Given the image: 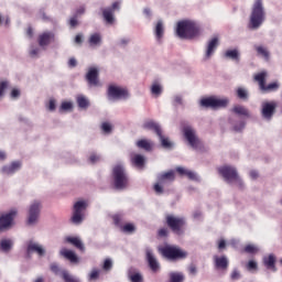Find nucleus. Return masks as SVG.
<instances>
[{"instance_id":"obj_52","label":"nucleus","mask_w":282,"mask_h":282,"mask_svg":"<svg viewBox=\"0 0 282 282\" xmlns=\"http://www.w3.org/2000/svg\"><path fill=\"white\" fill-rule=\"evenodd\" d=\"M186 177H188V180H192L193 182H199V175L191 170H187Z\"/></svg>"},{"instance_id":"obj_50","label":"nucleus","mask_w":282,"mask_h":282,"mask_svg":"<svg viewBox=\"0 0 282 282\" xmlns=\"http://www.w3.org/2000/svg\"><path fill=\"white\" fill-rule=\"evenodd\" d=\"M51 270L57 276H63V271H65L64 269H61V267H58L56 263L51 264Z\"/></svg>"},{"instance_id":"obj_48","label":"nucleus","mask_w":282,"mask_h":282,"mask_svg":"<svg viewBox=\"0 0 282 282\" xmlns=\"http://www.w3.org/2000/svg\"><path fill=\"white\" fill-rule=\"evenodd\" d=\"M100 276V270L98 269H93L90 273L88 274V280L89 281H97V279Z\"/></svg>"},{"instance_id":"obj_28","label":"nucleus","mask_w":282,"mask_h":282,"mask_svg":"<svg viewBox=\"0 0 282 282\" xmlns=\"http://www.w3.org/2000/svg\"><path fill=\"white\" fill-rule=\"evenodd\" d=\"M143 129L145 131H154L156 135H160L162 133V128L160 127V123L153 121V120H148L142 124Z\"/></svg>"},{"instance_id":"obj_36","label":"nucleus","mask_w":282,"mask_h":282,"mask_svg":"<svg viewBox=\"0 0 282 282\" xmlns=\"http://www.w3.org/2000/svg\"><path fill=\"white\" fill-rule=\"evenodd\" d=\"M254 50L260 58H263V61H270V51L268 47L263 45H256Z\"/></svg>"},{"instance_id":"obj_9","label":"nucleus","mask_w":282,"mask_h":282,"mask_svg":"<svg viewBox=\"0 0 282 282\" xmlns=\"http://www.w3.org/2000/svg\"><path fill=\"white\" fill-rule=\"evenodd\" d=\"M159 252L169 259L170 261H175L177 259H186L188 257V252L173 246H165L159 249Z\"/></svg>"},{"instance_id":"obj_19","label":"nucleus","mask_w":282,"mask_h":282,"mask_svg":"<svg viewBox=\"0 0 282 282\" xmlns=\"http://www.w3.org/2000/svg\"><path fill=\"white\" fill-rule=\"evenodd\" d=\"M100 69H98L97 66L88 68L86 80L90 87H100V79H98Z\"/></svg>"},{"instance_id":"obj_22","label":"nucleus","mask_w":282,"mask_h":282,"mask_svg":"<svg viewBox=\"0 0 282 282\" xmlns=\"http://www.w3.org/2000/svg\"><path fill=\"white\" fill-rule=\"evenodd\" d=\"M145 257L152 272H158V270H160V262L158 261V258H155V253H153V249L147 248Z\"/></svg>"},{"instance_id":"obj_58","label":"nucleus","mask_w":282,"mask_h":282,"mask_svg":"<svg viewBox=\"0 0 282 282\" xmlns=\"http://www.w3.org/2000/svg\"><path fill=\"white\" fill-rule=\"evenodd\" d=\"M257 268H258V264H257V261L254 260H250L247 263V270H249L250 272H252V270H257Z\"/></svg>"},{"instance_id":"obj_7","label":"nucleus","mask_w":282,"mask_h":282,"mask_svg":"<svg viewBox=\"0 0 282 282\" xmlns=\"http://www.w3.org/2000/svg\"><path fill=\"white\" fill-rule=\"evenodd\" d=\"M87 210L86 200H77L73 207L70 221L74 226H80L85 221V212Z\"/></svg>"},{"instance_id":"obj_41","label":"nucleus","mask_w":282,"mask_h":282,"mask_svg":"<svg viewBox=\"0 0 282 282\" xmlns=\"http://www.w3.org/2000/svg\"><path fill=\"white\" fill-rule=\"evenodd\" d=\"M73 109H74L73 101H62L58 111L59 113H65V112L73 111Z\"/></svg>"},{"instance_id":"obj_20","label":"nucleus","mask_w":282,"mask_h":282,"mask_svg":"<svg viewBox=\"0 0 282 282\" xmlns=\"http://www.w3.org/2000/svg\"><path fill=\"white\" fill-rule=\"evenodd\" d=\"M21 169H23V161L15 160L7 165H3L1 172L3 175H14L15 173H19Z\"/></svg>"},{"instance_id":"obj_23","label":"nucleus","mask_w":282,"mask_h":282,"mask_svg":"<svg viewBox=\"0 0 282 282\" xmlns=\"http://www.w3.org/2000/svg\"><path fill=\"white\" fill-rule=\"evenodd\" d=\"M164 32H166V28L164 26V21L159 20L154 24L153 34L154 39L158 43H162V40L164 39Z\"/></svg>"},{"instance_id":"obj_45","label":"nucleus","mask_w":282,"mask_h":282,"mask_svg":"<svg viewBox=\"0 0 282 282\" xmlns=\"http://www.w3.org/2000/svg\"><path fill=\"white\" fill-rule=\"evenodd\" d=\"M8 87H10V82L6 79L0 80V98H3V96H6Z\"/></svg>"},{"instance_id":"obj_63","label":"nucleus","mask_w":282,"mask_h":282,"mask_svg":"<svg viewBox=\"0 0 282 282\" xmlns=\"http://www.w3.org/2000/svg\"><path fill=\"white\" fill-rule=\"evenodd\" d=\"M226 248V240H218V250H224Z\"/></svg>"},{"instance_id":"obj_42","label":"nucleus","mask_w":282,"mask_h":282,"mask_svg":"<svg viewBox=\"0 0 282 282\" xmlns=\"http://www.w3.org/2000/svg\"><path fill=\"white\" fill-rule=\"evenodd\" d=\"M100 128H101V131L106 133V135H109L113 131V123L109 121H105L101 123Z\"/></svg>"},{"instance_id":"obj_38","label":"nucleus","mask_w":282,"mask_h":282,"mask_svg":"<svg viewBox=\"0 0 282 282\" xmlns=\"http://www.w3.org/2000/svg\"><path fill=\"white\" fill-rule=\"evenodd\" d=\"M138 149H143V151H152L153 150V143L149 139H141L137 141Z\"/></svg>"},{"instance_id":"obj_24","label":"nucleus","mask_w":282,"mask_h":282,"mask_svg":"<svg viewBox=\"0 0 282 282\" xmlns=\"http://www.w3.org/2000/svg\"><path fill=\"white\" fill-rule=\"evenodd\" d=\"M76 100V105L78 107V109H80V111H87V109H89V107H91V101L89 100V97L79 94L75 97Z\"/></svg>"},{"instance_id":"obj_5","label":"nucleus","mask_w":282,"mask_h":282,"mask_svg":"<svg viewBox=\"0 0 282 282\" xmlns=\"http://www.w3.org/2000/svg\"><path fill=\"white\" fill-rule=\"evenodd\" d=\"M183 138L191 149L194 151H199L202 149V140L197 135V130L191 124H185L183 127Z\"/></svg>"},{"instance_id":"obj_1","label":"nucleus","mask_w":282,"mask_h":282,"mask_svg":"<svg viewBox=\"0 0 282 282\" xmlns=\"http://www.w3.org/2000/svg\"><path fill=\"white\" fill-rule=\"evenodd\" d=\"M178 39H197L202 34V24L195 20L178 21L175 29Z\"/></svg>"},{"instance_id":"obj_16","label":"nucleus","mask_w":282,"mask_h":282,"mask_svg":"<svg viewBox=\"0 0 282 282\" xmlns=\"http://www.w3.org/2000/svg\"><path fill=\"white\" fill-rule=\"evenodd\" d=\"M26 252H28V254L35 253L41 259V258L45 257V254H47V249H45V246H43L34 240H30L26 243Z\"/></svg>"},{"instance_id":"obj_10","label":"nucleus","mask_w":282,"mask_h":282,"mask_svg":"<svg viewBox=\"0 0 282 282\" xmlns=\"http://www.w3.org/2000/svg\"><path fill=\"white\" fill-rule=\"evenodd\" d=\"M175 181V171L164 172L158 175V182L154 185V192L156 195H162L164 193V186L171 184Z\"/></svg>"},{"instance_id":"obj_62","label":"nucleus","mask_w":282,"mask_h":282,"mask_svg":"<svg viewBox=\"0 0 282 282\" xmlns=\"http://www.w3.org/2000/svg\"><path fill=\"white\" fill-rule=\"evenodd\" d=\"M249 176L251 177V180H257L259 177V172L257 170H251L249 172Z\"/></svg>"},{"instance_id":"obj_15","label":"nucleus","mask_w":282,"mask_h":282,"mask_svg":"<svg viewBox=\"0 0 282 282\" xmlns=\"http://www.w3.org/2000/svg\"><path fill=\"white\" fill-rule=\"evenodd\" d=\"M113 224L115 226H118L121 228L122 232H126L127 235H131L135 232V225L132 223H128L122 226V221L124 219V216L122 214H115L112 215Z\"/></svg>"},{"instance_id":"obj_37","label":"nucleus","mask_w":282,"mask_h":282,"mask_svg":"<svg viewBox=\"0 0 282 282\" xmlns=\"http://www.w3.org/2000/svg\"><path fill=\"white\" fill-rule=\"evenodd\" d=\"M150 91L153 98H160L164 91V87H162L160 83L154 82L150 87Z\"/></svg>"},{"instance_id":"obj_64","label":"nucleus","mask_w":282,"mask_h":282,"mask_svg":"<svg viewBox=\"0 0 282 282\" xmlns=\"http://www.w3.org/2000/svg\"><path fill=\"white\" fill-rule=\"evenodd\" d=\"M182 102H183L182 96H180V95L174 96L175 105H182Z\"/></svg>"},{"instance_id":"obj_53","label":"nucleus","mask_w":282,"mask_h":282,"mask_svg":"<svg viewBox=\"0 0 282 282\" xmlns=\"http://www.w3.org/2000/svg\"><path fill=\"white\" fill-rule=\"evenodd\" d=\"M130 41L131 40L129 37H121L118 40L117 45L119 47H127V45H129Z\"/></svg>"},{"instance_id":"obj_32","label":"nucleus","mask_w":282,"mask_h":282,"mask_svg":"<svg viewBox=\"0 0 282 282\" xmlns=\"http://www.w3.org/2000/svg\"><path fill=\"white\" fill-rule=\"evenodd\" d=\"M214 263L218 270H226L228 268V258L226 256H214Z\"/></svg>"},{"instance_id":"obj_25","label":"nucleus","mask_w":282,"mask_h":282,"mask_svg":"<svg viewBox=\"0 0 282 282\" xmlns=\"http://www.w3.org/2000/svg\"><path fill=\"white\" fill-rule=\"evenodd\" d=\"M263 265L267 270H271L272 272H276V256L274 253H270L262 258Z\"/></svg>"},{"instance_id":"obj_57","label":"nucleus","mask_w":282,"mask_h":282,"mask_svg":"<svg viewBox=\"0 0 282 282\" xmlns=\"http://www.w3.org/2000/svg\"><path fill=\"white\" fill-rule=\"evenodd\" d=\"M48 111H56V99H50L47 104Z\"/></svg>"},{"instance_id":"obj_26","label":"nucleus","mask_w":282,"mask_h":282,"mask_svg":"<svg viewBox=\"0 0 282 282\" xmlns=\"http://www.w3.org/2000/svg\"><path fill=\"white\" fill-rule=\"evenodd\" d=\"M37 41H39L40 47L45 50V47H47V45H50V43H52L54 41V34L50 31H46V32L40 34Z\"/></svg>"},{"instance_id":"obj_34","label":"nucleus","mask_w":282,"mask_h":282,"mask_svg":"<svg viewBox=\"0 0 282 282\" xmlns=\"http://www.w3.org/2000/svg\"><path fill=\"white\" fill-rule=\"evenodd\" d=\"M186 281V275L182 271H171L169 273V282H184Z\"/></svg>"},{"instance_id":"obj_35","label":"nucleus","mask_w":282,"mask_h":282,"mask_svg":"<svg viewBox=\"0 0 282 282\" xmlns=\"http://www.w3.org/2000/svg\"><path fill=\"white\" fill-rule=\"evenodd\" d=\"M90 47H100L102 45V35L100 33H93L88 39Z\"/></svg>"},{"instance_id":"obj_21","label":"nucleus","mask_w":282,"mask_h":282,"mask_svg":"<svg viewBox=\"0 0 282 282\" xmlns=\"http://www.w3.org/2000/svg\"><path fill=\"white\" fill-rule=\"evenodd\" d=\"M14 217H17L15 209H12L8 214H4L0 217V232H3V230H8V228L12 226V221H14Z\"/></svg>"},{"instance_id":"obj_55","label":"nucleus","mask_w":282,"mask_h":282,"mask_svg":"<svg viewBox=\"0 0 282 282\" xmlns=\"http://www.w3.org/2000/svg\"><path fill=\"white\" fill-rule=\"evenodd\" d=\"M230 278H231V281H239V279H241V272L237 269H234Z\"/></svg>"},{"instance_id":"obj_47","label":"nucleus","mask_w":282,"mask_h":282,"mask_svg":"<svg viewBox=\"0 0 282 282\" xmlns=\"http://www.w3.org/2000/svg\"><path fill=\"white\" fill-rule=\"evenodd\" d=\"M237 96L240 98V100H248V89L239 87L237 89Z\"/></svg>"},{"instance_id":"obj_3","label":"nucleus","mask_w":282,"mask_h":282,"mask_svg":"<svg viewBox=\"0 0 282 282\" xmlns=\"http://www.w3.org/2000/svg\"><path fill=\"white\" fill-rule=\"evenodd\" d=\"M218 173L227 184H234V186L243 188V181L239 176V173H237V167L232 165H224L218 169Z\"/></svg>"},{"instance_id":"obj_44","label":"nucleus","mask_w":282,"mask_h":282,"mask_svg":"<svg viewBox=\"0 0 282 282\" xmlns=\"http://www.w3.org/2000/svg\"><path fill=\"white\" fill-rule=\"evenodd\" d=\"M158 137H159L160 142L164 149H171V147H173V142H171V140H169V138L162 135V132H160V134H158Z\"/></svg>"},{"instance_id":"obj_60","label":"nucleus","mask_w":282,"mask_h":282,"mask_svg":"<svg viewBox=\"0 0 282 282\" xmlns=\"http://www.w3.org/2000/svg\"><path fill=\"white\" fill-rule=\"evenodd\" d=\"M188 272L189 274H192L193 276H195L197 274V267L195 264H191L188 267Z\"/></svg>"},{"instance_id":"obj_49","label":"nucleus","mask_w":282,"mask_h":282,"mask_svg":"<svg viewBox=\"0 0 282 282\" xmlns=\"http://www.w3.org/2000/svg\"><path fill=\"white\" fill-rule=\"evenodd\" d=\"M111 268H113V260H111V258H107L104 261L102 270H105L106 272H109V270H111Z\"/></svg>"},{"instance_id":"obj_2","label":"nucleus","mask_w":282,"mask_h":282,"mask_svg":"<svg viewBox=\"0 0 282 282\" xmlns=\"http://www.w3.org/2000/svg\"><path fill=\"white\" fill-rule=\"evenodd\" d=\"M267 12L263 0H253L251 6V12L249 15V30H259L263 23H265Z\"/></svg>"},{"instance_id":"obj_13","label":"nucleus","mask_w":282,"mask_h":282,"mask_svg":"<svg viewBox=\"0 0 282 282\" xmlns=\"http://www.w3.org/2000/svg\"><path fill=\"white\" fill-rule=\"evenodd\" d=\"M265 76H268L267 72H261L254 76V80L259 83L261 91H276L281 87V84L273 82L265 86Z\"/></svg>"},{"instance_id":"obj_17","label":"nucleus","mask_w":282,"mask_h":282,"mask_svg":"<svg viewBox=\"0 0 282 282\" xmlns=\"http://www.w3.org/2000/svg\"><path fill=\"white\" fill-rule=\"evenodd\" d=\"M217 47H219V36H214L208 40L205 48L204 61H210V58H213L215 55Z\"/></svg>"},{"instance_id":"obj_18","label":"nucleus","mask_w":282,"mask_h":282,"mask_svg":"<svg viewBox=\"0 0 282 282\" xmlns=\"http://www.w3.org/2000/svg\"><path fill=\"white\" fill-rule=\"evenodd\" d=\"M116 10H120L119 1L113 2L110 8L104 9L102 15L107 25H113V23H116V17H113V12H116Z\"/></svg>"},{"instance_id":"obj_6","label":"nucleus","mask_w":282,"mask_h":282,"mask_svg":"<svg viewBox=\"0 0 282 282\" xmlns=\"http://www.w3.org/2000/svg\"><path fill=\"white\" fill-rule=\"evenodd\" d=\"M43 208V203L39 199L32 200L28 208L26 224L29 226H36L41 217V210Z\"/></svg>"},{"instance_id":"obj_30","label":"nucleus","mask_w":282,"mask_h":282,"mask_svg":"<svg viewBox=\"0 0 282 282\" xmlns=\"http://www.w3.org/2000/svg\"><path fill=\"white\" fill-rule=\"evenodd\" d=\"M232 113H236V116H239L240 118H250V110L246 108V106L236 105L231 109Z\"/></svg>"},{"instance_id":"obj_46","label":"nucleus","mask_w":282,"mask_h":282,"mask_svg":"<svg viewBox=\"0 0 282 282\" xmlns=\"http://www.w3.org/2000/svg\"><path fill=\"white\" fill-rule=\"evenodd\" d=\"M245 252H247V254H257V252H259V246L249 243L245 247Z\"/></svg>"},{"instance_id":"obj_51","label":"nucleus","mask_w":282,"mask_h":282,"mask_svg":"<svg viewBox=\"0 0 282 282\" xmlns=\"http://www.w3.org/2000/svg\"><path fill=\"white\" fill-rule=\"evenodd\" d=\"M232 128H234V131H243V129H246V121H239L237 123H232Z\"/></svg>"},{"instance_id":"obj_12","label":"nucleus","mask_w":282,"mask_h":282,"mask_svg":"<svg viewBox=\"0 0 282 282\" xmlns=\"http://www.w3.org/2000/svg\"><path fill=\"white\" fill-rule=\"evenodd\" d=\"M166 224L175 235H182L184 232L182 228L184 224H186V219H184V217L170 214L166 216Z\"/></svg>"},{"instance_id":"obj_4","label":"nucleus","mask_w":282,"mask_h":282,"mask_svg":"<svg viewBox=\"0 0 282 282\" xmlns=\"http://www.w3.org/2000/svg\"><path fill=\"white\" fill-rule=\"evenodd\" d=\"M112 180L115 187L118 191H122L129 186V175L122 163H118L112 169Z\"/></svg>"},{"instance_id":"obj_31","label":"nucleus","mask_w":282,"mask_h":282,"mask_svg":"<svg viewBox=\"0 0 282 282\" xmlns=\"http://www.w3.org/2000/svg\"><path fill=\"white\" fill-rule=\"evenodd\" d=\"M64 241L66 243H70L72 246H75V248H78V250H85V245H83V241L78 237L66 236L64 238Z\"/></svg>"},{"instance_id":"obj_14","label":"nucleus","mask_w":282,"mask_h":282,"mask_svg":"<svg viewBox=\"0 0 282 282\" xmlns=\"http://www.w3.org/2000/svg\"><path fill=\"white\" fill-rule=\"evenodd\" d=\"M274 113H276V101H263L261 104V116L263 120L270 122Z\"/></svg>"},{"instance_id":"obj_11","label":"nucleus","mask_w":282,"mask_h":282,"mask_svg":"<svg viewBox=\"0 0 282 282\" xmlns=\"http://www.w3.org/2000/svg\"><path fill=\"white\" fill-rule=\"evenodd\" d=\"M129 90L127 88L111 84L108 86V100H127Z\"/></svg>"},{"instance_id":"obj_27","label":"nucleus","mask_w":282,"mask_h":282,"mask_svg":"<svg viewBox=\"0 0 282 282\" xmlns=\"http://www.w3.org/2000/svg\"><path fill=\"white\" fill-rule=\"evenodd\" d=\"M14 248V239L12 238H2L0 239V252L8 254Z\"/></svg>"},{"instance_id":"obj_61","label":"nucleus","mask_w":282,"mask_h":282,"mask_svg":"<svg viewBox=\"0 0 282 282\" xmlns=\"http://www.w3.org/2000/svg\"><path fill=\"white\" fill-rule=\"evenodd\" d=\"M169 236V229L167 228H161L159 230V237H167Z\"/></svg>"},{"instance_id":"obj_33","label":"nucleus","mask_w":282,"mask_h":282,"mask_svg":"<svg viewBox=\"0 0 282 282\" xmlns=\"http://www.w3.org/2000/svg\"><path fill=\"white\" fill-rule=\"evenodd\" d=\"M59 254L70 261V263H78V256H76V252L69 250V249H62L59 251Z\"/></svg>"},{"instance_id":"obj_54","label":"nucleus","mask_w":282,"mask_h":282,"mask_svg":"<svg viewBox=\"0 0 282 282\" xmlns=\"http://www.w3.org/2000/svg\"><path fill=\"white\" fill-rule=\"evenodd\" d=\"M129 279L131 282H142V274L140 273L129 274Z\"/></svg>"},{"instance_id":"obj_59","label":"nucleus","mask_w":282,"mask_h":282,"mask_svg":"<svg viewBox=\"0 0 282 282\" xmlns=\"http://www.w3.org/2000/svg\"><path fill=\"white\" fill-rule=\"evenodd\" d=\"M143 15L145 19H148V21H151V19L153 18V11H151V9L145 8L143 9Z\"/></svg>"},{"instance_id":"obj_40","label":"nucleus","mask_w":282,"mask_h":282,"mask_svg":"<svg viewBox=\"0 0 282 282\" xmlns=\"http://www.w3.org/2000/svg\"><path fill=\"white\" fill-rule=\"evenodd\" d=\"M43 52V47L36 46V45H31L29 48V55L31 58H39Z\"/></svg>"},{"instance_id":"obj_8","label":"nucleus","mask_w":282,"mask_h":282,"mask_svg":"<svg viewBox=\"0 0 282 282\" xmlns=\"http://www.w3.org/2000/svg\"><path fill=\"white\" fill-rule=\"evenodd\" d=\"M230 99L226 97H206L200 99V107H205L206 109H223L224 107H228Z\"/></svg>"},{"instance_id":"obj_56","label":"nucleus","mask_w":282,"mask_h":282,"mask_svg":"<svg viewBox=\"0 0 282 282\" xmlns=\"http://www.w3.org/2000/svg\"><path fill=\"white\" fill-rule=\"evenodd\" d=\"M11 98L13 100H17V98L21 97V90L19 88H13L10 94Z\"/></svg>"},{"instance_id":"obj_43","label":"nucleus","mask_w":282,"mask_h":282,"mask_svg":"<svg viewBox=\"0 0 282 282\" xmlns=\"http://www.w3.org/2000/svg\"><path fill=\"white\" fill-rule=\"evenodd\" d=\"M62 279L65 281V282H80V279L72 275L69 272L67 271H62Z\"/></svg>"},{"instance_id":"obj_29","label":"nucleus","mask_w":282,"mask_h":282,"mask_svg":"<svg viewBox=\"0 0 282 282\" xmlns=\"http://www.w3.org/2000/svg\"><path fill=\"white\" fill-rule=\"evenodd\" d=\"M130 160L133 166H135L137 169H144V162L147 160L144 159V155L132 153L130 155Z\"/></svg>"},{"instance_id":"obj_39","label":"nucleus","mask_w":282,"mask_h":282,"mask_svg":"<svg viewBox=\"0 0 282 282\" xmlns=\"http://www.w3.org/2000/svg\"><path fill=\"white\" fill-rule=\"evenodd\" d=\"M239 56H240V53H239V50H237V48L227 50L225 52V58H230V61L239 62Z\"/></svg>"}]
</instances>
